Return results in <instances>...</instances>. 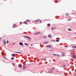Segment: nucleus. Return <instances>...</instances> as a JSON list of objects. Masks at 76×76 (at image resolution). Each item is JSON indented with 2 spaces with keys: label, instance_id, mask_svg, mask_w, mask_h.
<instances>
[{
  "label": "nucleus",
  "instance_id": "nucleus-1",
  "mask_svg": "<svg viewBox=\"0 0 76 76\" xmlns=\"http://www.w3.org/2000/svg\"><path fill=\"white\" fill-rule=\"evenodd\" d=\"M34 34H35L36 35H39V34H41V32H38L36 33H35Z\"/></svg>",
  "mask_w": 76,
  "mask_h": 76
},
{
  "label": "nucleus",
  "instance_id": "nucleus-2",
  "mask_svg": "<svg viewBox=\"0 0 76 76\" xmlns=\"http://www.w3.org/2000/svg\"><path fill=\"white\" fill-rule=\"evenodd\" d=\"M19 44L21 46H23V43L22 42H19Z\"/></svg>",
  "mask_w": 76,
  "mask_h": 76
},
{
  "label": "nucleus",
  "instance_id": "nucleus-3",
  "mask_svg": "<svg viewBox=\"0 0 76 76\" xmlns=\"http://www.w3.org/2000/svg\"><path fill=\"white\" fill-rule=\"evenodd\" d=\"M18 67L19 68H22V65L21 64H19L18 65Z\"/></svg>",
  "mask_w": 76,
  "mask_h": 76
},
{
  "label": "nucleus",
  "instance_id": "nucleus-4",
  "mask_svg": "<svg viewBox=\"0 0 76 76\" xmlns=\"http://www.w3.org/2000/svg\"><path fill=\"white\" fill-rule=\"evenodd\" d=\"M3 42L4 44H6V42L5 40L4 39H3Z\"/></svg>",
  "mask_w": 76,
  "mask_h": 76
},
{
  "label": "nucleus",
  "instance_id": "nucleus-5",
  "mask_svg": "<svg viewBox=\"0 0 76 76\" xmlns=\"http://www.w3.org/2000/svg\"><path fill=\"white\" fill-rule=\"evenodd\" d=\"M61 57H63V56H64V52L62 53V55H61Z\"/></svg>",
  "mask_w": 76,
  "mask_h": 76
},
{
  "label": "nucleus",
  "instance_id": "nucleus-6",
  "mask_svg": "<svg viewBox=\"0 0 76 76\" xmlns=\"http://www.w3.org/2000/svg\"><path fill=\"white\" fill-rule=\"evenodd\" d=\"M47 48H51V46L50 45H48L47 46Z\"/></svg>",
  "mask_w": 76,
  "mask_h": 76
},
{
  "label": "nucleus",
  "instance_id": "nucleus-7",
  "mask_svg": "<svg viewBox=\"0 0 76 76\" xmlns=\"http://www.w3.org/2000/svg\"><path fill=\"white\" fill-rule=\"evenodd\" d=\"M72 57H73V58H76V55H73V56H72Z\"/></svg>",
  "mask_w": 76,
  "mask_h": 76
},
{
  "label": "nucleus",
  "instance_id": "nucleus-8",
  "mask_svg": "<svg viewBox=\"0 0 76 76\" xmlns=\"http://www.w3.org/2000/svg\"><path fill=\"white\" fill-rule=\"evenodd\" d=\"M48 37L49 38H51V35L50 34H49L48 36Z\"/></svg>",
  "mask_w": 76,
  "mask_h": 76
},
{
  "label": "nucleus",
  "instance_id": "nucleus-9",
  "mask_svg": "<svg viewBox=\"0 0 76 76\" xmlns=\"http://www.w3.org/2000/svg\"><path fill=\"white\" fill-rule=\"evenodd\" d=\"M39 19H38L37 20H36L35 21V22H38V21H39Z\"/></svg>",
  "mask_w": 76,
  "mask_h": 76
},
{
  "label": "nucleus",
  "instance_id": "nucleus-10",
  "mask_svg": "<svg viewBox=\"0 0 76 76\" xmlns=\"http://www.w3.org/2000/svg\"><path fill=\"white\" fill-rule=\"evenodd\" d=\"M15 53H19V54H21L22 53L21 52H15Z\"/></svg>",
  "mask_w": 76,
  "mask_h": 76
},
{
  "label": "nucleus",
  "instance_id": "nucleus-11",
  "mask_svg": "<svg viewBox=\"0 0 76 76\" xmlns=\"http://www.w3.org/2000/svg\"><path fill=\"white\" fill-rule=\"evenodd\" d=\"M48 26H50V24L48 23L47 25Z\"/></svg>",
  "mask_w": 76,
  "mask_h": 76
},
{
  "label": "nucleus",
  "instance_id": "nucleus-12",
  "mask_svg": "<svg viewBox=\"0 0 76 76\" xmlns=\"http://www.w3.org/2000/svg\"><path fill=\"white\" fill-rule=\"evenodd\" d=\"M55 28V27H53L51 28V30H53V29H54Z\"/></svg>",
  "mask_w": 76,
  "mask_h": 76
},
{
  "label": "nucleus",
  "instance_id": "nucleus-13",
  "mask_svg": "<svg viewBox=\"0 0 76 76\" xmlns=\"http://www.w3.org/2000/svg\"><path fill=\"white\" fill-rule=\"evenodd\" d=\"M44 44H48V42H44Z\"/></svg>",
  "mask_w": 76,
  "mask_h": 76
},
{
  "label": "nucleus",
  "instance_id": "nucleus-14",
  "mask_svg": "<svg viewBox=\"0 0 76 76\" xmlns=\"http://www.w3.org/2000/svg\"><path fill=\"white\" fill-rule=\"evenodd\" d=\"M29 20H26V22H29Z\"/></svg>",
  "mask_w": 76,
  "mask_h": 76
},
{
  "label": "nucleus",
  "instance_id": "nucleus-15",
  "mask_svg": "<svg viewBox=\"0 0 76 76\" xmlns=\"http://www.w3.org/2000/svg\"><path fill=\"white\" fill-rule=\"evenodd\" d=\"M49 73H52L53 72V71H52L50 70V71H49Z\"/></svg>",
  "mask_w": 76,
  "mask_h": 76
},
{
  "label": "nucleus",
  "instance_id": "nucleus-16",
  "mask_svg": "<svg viewBox=\"0 0 76 76\" xmlns=\"http://www.w3.org/2000/svg\"><path fill=\"white\" fill-rule=\"evenodd\" d=\"M24 23H25V24H26V25H27L28 24V23H26V21L24 22Z\"/></svg>",
  "mask_w": 76,
  "mask_h": 76
},
{
  "label": "nucleus",
  "instance_id": "nucleus-17",
  "mask_svg": "<svg viewBox=\"0 0 76 76\" xmlns=\"http://www.w3.org/2000/svg\"><path fill=\"white\" fill-rule=\"evenodd\" d=\"M12 56V57H15V54H13Z\"/></svg>",
  "mask_w": 76,
  "mask_h": 76
},
{
  "label": "nucleus",
  "instance_id": "nucleus-18",
  "mask_svg": "<svg viewBox=\"0 0 76 76\" xmlns=\"http://www.w3.org/2000/svg\"><path fill=\"white\" fill-rule=\"evenodd\" d=\"M42 60H44V61H45L46 60V58H43L42 59Z\"/></svg>",
  "mask_w": 76,
  "mask_h": 76
},
{
  "label": "nucleus",
  "instance_id": "nucleus-19",
  "mask_svg": "<svg viewBox=\"0 0 76 76\" xmlns=\"http://www.w3.org/2000/svg\"><path fill=\"white\" fill-rule=\"evenodd\" d=\"M27 39H31V37H27Z\"/></svg>",
  "mask_w": 76,
  "mask_h": 76
},
{
  "label": "nucleus",
  "instance_id": "nucleus-20",
  "mask_svg": "<svg viewBox=\"0 0 76 76\" xmlns=\"http://www.w3.org/2000/svg\"><path fill=\"white\" fill-rule=\"evenodd\" d=\"M56 56H58V57H59V56H60V55H59L58 54H56Z\"/></svg>",
  "mask_w": 76,
  "mask_h": 76
},
{
  "label": "nucleus",
  "instance_id": "nucleus-21",
  "mask_svg": "<svg viewBox=\"0 0 76 76\" xmlns=\"http://www.w3.org/2000/svg\"><path fill=\"white\" fill-rule=\"evenodd\" d=\"M56 42H59V40L58 39H56Z\"/></svg>",
  "mask_w": 76,
  "mask_h": 76
},
{
  "label": "nucleus",
  "instance_id": "nucleus-22",
  "mask_svg": "<svg viewBox=\"0 0 76 76\" xmlns=\"http://www.w3.org/2000/svg\"><path fill=\"white\" fill-rule=\"evenodd\" d=\"M27 36H24V38H27Z\"/></svg>",
  "mask_w": 76,
  "mask_h": 76
},
{
  "label": "nucleus",
  "instance_id": "nucleus-23",
  "mask_svg": "<svg viewBox=\"0 0 76 76\" xmlns=\"http://www.w3.org/2000/svg\"><path fill=\"white\" fill-rule=\"evenodd\" d=\"M68 31H71V28H69V29H68Z\"/></svg>",
  "mask_w": 76,
  "mask_h": 76
},
{
  "label": "nucleus",
  "instance_id": "nucleus-24",
  "mask_svg": "<svg viewBox=\"0 0 76 76\" xmlns=\"http://www.w3.org/2000/svg\"><path fill=\"white\" fill-rule=\"evenodd\" d=\"M11 60H14V58L13 57H12L11 58Z\"/></svg>",
  "mask_w": 76,
  "mask_h": 76
},
{
  "label": "nucleus",
  "instance_id": "nucleus-25",
  "mask_svg": "<svg viewBox=\"0 0 76 76\" xmlns=\"http://www.w3.org/2000/svg\"><path fill=\"white\" fill-rule=\"evenodd\" d=\"M25 45H28V44L26 43H25Z\"/></svg>",
  "mask_w": 76,
  "mask_h": 76
},
{
  "label": "nucleus",
  "instance_id": "nucleus-26",
  "mask_svg": "<svg viewBox=\"0 0 76 76\" xmlns=\"http://www.w3.org/2000/svg\"><path fill=\"white\" fill-rule=\"evenodd\" d=\"M12 65H13V66H15V64H14V63H12Z\"/></svg>",
  "mask_w": 76,
  "mask_h": 76
},
{
  "label": "nucleus",
  "instance_id": "nucleus-27",
  "mask_svg": "<svg viewBox=\"0 0 76 76\" xmlns=\"http://www.w3.org/2000/svg\"><path fill=\"white\" fill-rule=\"evenodd\" d=\"M53 56H56V54H53Z\"/></svg>",
  "mask_w": 76,
  "mask_h": 76
},
{
  "label": "nucleus",
  "instance_id": "nucleus-28",
  "mask_svg": "<svg viewBox=\"0 0 76 76\" xmlns=\"http://www.w3.org/2000/svg\"><path fill=\"white\" fill-rule=\"evenodd\" d=\"M66 15L67 16H68V15H69V14L68 13H67L66 14Z\"/></svg>",
  "mask_w": 76,
  "mask_h": 76
},
{
  "label": "nucleus",
  "instance_id": "nucleus-29",
  "mask_svg": "<svg viewBox=\"0 0 76 76\" xmlns=\"http://www.w3.org/2000/svg\"><path fill=\"white\" fill-rule=\"evenodd\" d=\"M52 70H54V68L53 67L52 68Z\"/></svg>",
  "mask_w": 76,
  "mask_h": 76
},
{
  "label": "nucleus",
  "instance_id": "nucleus-30",
  "mask_svg": "<svg viewBox=\"0 0 76 76\" xmlns=\"http://www.w3.org/2000/svg\"><path fill=\"white\" fill-rule=\"evenodd\" d=\"M70 20H71V18H70V19H69L68 20H69V21Z\"/></svg>",
  "mask_w": 76,
  "mask_h": 76
},
{
  "label": "nucleus",
  "instance_id": "nucleus-31",
  "mask_svg": "<svg viewBox=\"0 0 76 76\" xmlns=\"http://www.w3.org/2000/svg\"><path fill=\"white\" fill-rule=\"evenodd\" d=\"M7 44H8L9 43V42H8V41H7Z\"/></svg>",
  "mask_w": 76,
  "mask_h": 76
},
{
  "label": "nucleus",
  "instance_id": "nucleus-32",
  "mask_svg": "<svg viewBox=\"0 0 76 76\" xmlns=\"http://www.w3.org/2000/svg\"><path fill=\"white\" fill-rule=\"evenodd\" d=\"M43 38H46V37H43Z\"/></svg>",
  "mask_w": 76,
  "mask_h": 76
},
{
  "label": "nucleus",
  "instance_id": "nucleus-33",
  "mask_svg": "<svg viewBox=\"0 0 76 76\" xmlns=\"http://www.w3.org/2000/svg\"><path fill=\"white\" fill-rule=\"evenodd\" d=\"M22 23V22H20V24H21Z\"/></svg>",
  "mask_w": 76,
  "mask_h": 76
},
{
  "label": "nucleus",
  "instance_id": "nucleus-34",
  "mask_svg": "<svg viewBox=\"0 0 76 76\" xmlns=\"http://www.w3.org/2000/svg\"><path fill=\"white\" fill-rule=\"evenodd\" d=\"M24 33L26 34H27V32H24L23 33L24 34Z\"/></svg>",
  "mask_w": 76,
  "mask_h": 76
},
{
  "label": "nucleus",
  "instance_id": "nucleus-35",
  "mask_svg": "<svg viewBox=\"0 0 76 76\" xmlns=\"http://www.w3.org/2000/svg\"><path fill=\"white\" fill-rule=\"evenodd\" d=\"M42 22V21H41V20H40V21H39V22L40 23H41V22Z\"/></svg>",
  "mask_w": 76,
  "mask_h": 76
},
{
  "label": "nucleus",
  "instance_id": "nucleus-36",
  "mask_svg": "<svg viewBox=\"0 0 76 76\" xmlns=\"http://www.w3.org/2000/svg\"><path fill=\"white\" fill-rule=\"evenodd\" d=\"M16 26V25L15 24L13 25L14 26Z\"/></svg>",
  "mask_w": 76,
  "mask_h": 76
},
{
  "label": "nucleus",
  "instance_id": "nucleus-37",
  "mask_svg": "<svg viewBox=\"0 0 76 76\" xmlns=\"http://www.w3.org/2000/svg\"><path fill=\"white\" fill-rule=\"evenodd\" d=\"M75 48H76V46L75 47Z\"/></svg>",
  "mask_w": 76,
  "mask_h": 76
},
{
  "label": "nucleus",
  "instance_id": "nucleus-38",
  "mask_svg": "<svg viewBox=\"0 0 76 76\" xmlns=\"http://www.w3.org/2000/svg\"><path fill=\"white\" fill-rule=\"evenodd\" d=\"M31 45V46H32V45Z\"/></svg>",
  "mask_w": 76,
  "mask_h": 76
},
{
  "label": "nucleus",
  "instance_id": "nucleus-39",
  "mask_svg": "<svg viewBox=\"0 0 76 76\" xmlns=\"http://www.w3.org/2000/svg\"><path fill=\"white\" fill-rule=\"evenodd\" d=\"M1 39V38H0V40Z\"/></svg>",
  "mask_w": 76,
  "mask_h": 76
},
{
  "label": "nucleus",
  "instance_id": "nucleus-40",
  "mask_svg": "<svg viewBox=\"0 0 76 76\" xmlns=\"http://www.w3.org/2000/svg\"><path fill=\"white\" fill-rule=\"evenodd\" d=\"M33 48H34V47H33Z\"/></svg>",
  "mask_w": 76,
  "mask_h": 76
},
{
  "label": "nucleus",
  "instance_id": "nucleus-41",
  "mask_svg": "<svg viewBox=\"0 0 76 76\" xmlns=\"http://www.w3.org/2000/svg\"><path fill=\"white\" fill-rule=\"evenodd\" d=\"M64 67H65V66H64Z\"/></svg>",
  "mask_w": 76,
  "mask_h": 76
},
{
  "label": "nucleus",
  "instance_id": "nucleus-42",
  "mask_svg": "<svg viewBox=\"0 0 76 76\" xmlns=\"http://www.w3.org/2000/svg\"><path fill=\"white\" fill-rule=\"evenodd\" d=\"M75 75H76V74H75Z\"/></svg>",
  "mask_w": 76,
  "mask_h": 76
}]
</instances>
